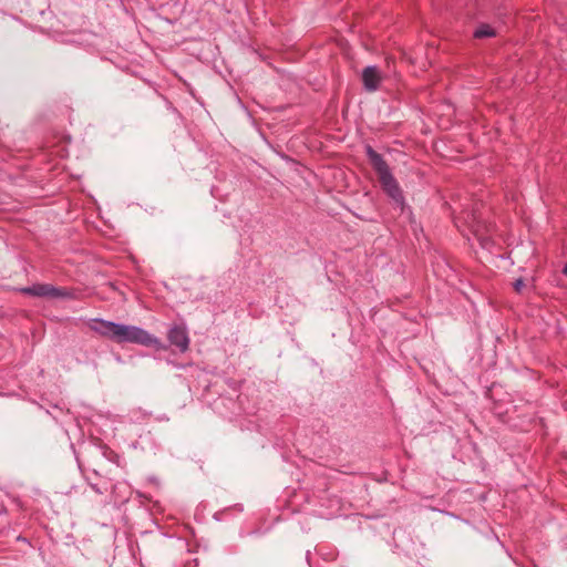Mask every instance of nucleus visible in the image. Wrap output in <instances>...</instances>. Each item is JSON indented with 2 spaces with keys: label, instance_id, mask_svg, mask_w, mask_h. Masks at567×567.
<instances>
[{
  "label": "nucleus",
  "instance_id": "nucleus-1",
  "mask_svg": "<svg viewBox=\"0 0 567 567\" xmlns=\"http://www.w3.org/2000/svg\"><path fill=\"white\" fill-rule=\"evenodd\" d=\"M92 331L117 343H136L153 347L156 350H166V346L146 330L136 327L116 323L104 319H92L89 323Z\"/></svg>",
  "mask_w": 567,
  "mask_h": 567
},
{
  "label": "nucleus",
  "instance_id": "nucleus-2",
  "mask_svg": "<svg viewBox=\"0 0 567 567\" xmlns=\"http://www.w3.org/2000/svg\"><path fill=\"white\" fill-rule=\"evenodd\" d=\"M365 154L379 177L383 190L388 194L389 197H391V199L395 204L403 208L404 196L399 186V183L392 175L391 169L386 162L384 161V158L382 157V155L375 152L370 145L365 146Z\"/></svg>",
  "mask_w": 567,
  "mask_h": 567
},
{
  "label": "nucleus",
  "instance_id": "nucleus-3",
  "mask_svg": "<svg viewBox=\"0 0 567 567\" xmlns=\"http://www.w3.org/2000/svg\"><path fill=\"white\" fill-rule=\"evenodd\" d=\"M24 295L48 299H72L74 292L66 288H58L50 284H34L20 290Z\"/></svg>",
  "mask_w": 567,
  "mask_h": 567
},
{
  "label": "nucleus",
  "instance_id": "nucleus-4",
  "mask_svg": "<svg viewBox=\"0 0 567 567\" xmlns=\"http://www.w3.org/2000/svg\"><path fill=\"white\" fill-rule=\"evenodd\" d=\"M167 339L171 346L176 347L182 353L189 349L190 339L185 326H173L167 332Z\"/></svg>",
  "mask_w": 567,
  "mask_h": 567
},
{
  "label": "nucleus",
  "instance_id": "nucleus-5",
  "mask_svg": "<svg viewBox=\"0 0 567 567\" xmlns=\"http://www.w3.org/2000/svg\"><path fill=\"white\" fill-rule=\"evenodd\" d=\"M383 78L382 72L374 65H369L362 70L361 79L363 87L368 92H375L379 90Z\"/></svg>",
  "mask_w": 567,
  "mask_h": 567
},
{
  "label": "nucleus",
  "instance_id": "nucleus-6",
  "mask_svg": "<svg viewBox=\"0 0 567 567\" xmlns=\"http://www.w3.org/2000/svg\"><path fill=\"white\" fill-rule=\"evenodd\" d=\"M465 220H466V223H468V226H470L472 233L477 237L481 245L483 247H487L489 239L482 234L483 227H482V221H481L480 217L476 216L475 213L467 214Z\"/></svg>",
  "mask_w": 567,
  "mask_h": 567
},
{
  "label": "nucleus",
  "instance_id": "nucleus-7",
  "mask_svg": "<svg viewBox=\"0 0 567 567\" xmlns=\"http://www.w3.org/2000/svg\"><path fill=\"white\" fill-rule=\"evenodd\" d=\"M495 34V30L488 24H481L474 31V38L476 39L491 38L494 37Z\"/></svg>",
  "mask_w": 567,
  "mask_h": 567
},
{
  "label": "nucleus",
  "instance_id": "nucleus-8",
  "mask_svg": "<svg viewBox=\"0 0 567 567\" xmlns=\"http://www.w3.org/2000/svg\"><path fill=\"white\" fill-rule=\"evenodd\" d=\"M525 286L523 279H517L515 282H514V289L517 291V292H520L523 287Z\"/></svg>",
  "mask_w": 567,
  "mask_h": 567
},
{
  "label": "nucleus",
  "instance_id": "nucleus-9",
  "mask_svg": "<svg viewBox=\"0 0 567 567\" xmlns=\"http://www.w3.org/2000/svg\"><path fill=\"white\" fill-rule=\"evenodd\" d=\"M91 486H92V488H93L95 492H97V493H102V492L97 488V486H96V485H93V484H92Z\"/></svg>",
  "mask_w": 567,
  "mask_h": 567
},
{
  "label": "nucleus",
  "instance_id": "nucleus-10",
  "mask_svg": "<svg viewBox=\"0 0 567 567\" xmlns=\"http://www.w3.org/2000/svg\"><path fill=\"white\" fill-rule=\"evenodd\" d=\"M563 274L567 277V264L565 265V267L563 269Z\"/></svg>",
  "mask_w": 567,
  "mask_h": 567
}]
</instances>
